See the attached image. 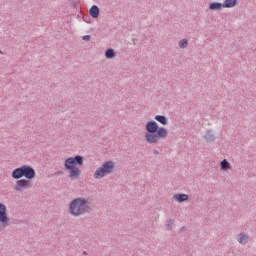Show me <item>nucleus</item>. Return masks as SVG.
I'll list each match as a JSON object with an SVG mask.
<instances>
[{"label":"nucleus","instance_id":"nucleus-18","mask_svg":"<svg viewBox=\"0 0 256 256\" xmlns=\"http://www.w3.org/2000/svg\"><path fill=\"white\" fill-rule=\"evenodd\" d=\"M3 52H1V50H0V55L2 54Z\"/></svg>","mask_w":256,"mask_h":256},{"label":"nucleus","instance_id":"nucleus-4","mask_svg":"<svg viewBox=\"0 0 256 256\" xmlns=\"http://www.w3.org/2000/svg\"><path fill=\"white\" fill-rule=\"evenodd\" d=\"M12 177L13 179H21V177H25L26 179H34L35 170L29 166H22L12 172Z\"/></svg>","mask_w":256,"mask_h":256},{"label":"nucleus","instance_id":"nucleus-8","mask_svg":"<svg viewBox=\"0 0 256 256\" xmlns=\"http://www.w3.org/2000/svg\"><path fill=\"white\" fill-rule=\"evenodd\" d=\"M223 8V4L219 2H213L209 5V9H211V11H221Z\"/></svg>","mask_w":256,"mask_h":256},{"label":"nucleus","instance_id":"nucleus-2","mask_svg":"<svg viewBox=\"0 0 256 256\" xmlns=\"http://www.w3.org/2000/svg\"><path fill=\"white\" fill-rule=\"evenodd\" d=\"M78 166H83V157L81 156L70 157L65 160L64 167L70 171L71 179H79L81 177V169Z\"/></svg>","mask_w":256,"mask_h":256},{"label":"nucleus","instance_id":"nucleus-7","mask_svg":"<svg viewBox=\"0 0 256 256\" xmlns=\"http://www.w3.org/2000/svg\"><path fill=\"white\" fill-rule=\"evenodd\" d=\"M26 187H31V182L29 180L22 179L16 182V191H21V189H25Z\"/></svg>","mask_w":256,"mask_h":256},{"label":"nucleus","instance_id":"nucleus-12","mask_svg":"<svg viewBox=\"0 0 256 256\" xmlns=\"http://www.w3.org/2000/svg\"><path fill=\"white\" fill-rule=\"evenodd\" d=\"M220 167L222 169V171H227L229 169H231V164L226 161L225 159L220 163Z\"/></svg>","mask_w":256,"mask_h":256},{"label":"nucleus","instance_id":"nucleus-15","mask_svg":"<svg viewBox=\"0 0 256 256\" xmlns=\"http://www.w3.org/2000/svg\"><path fill=\"white\" fill-rule=\"evenodd\" d=\"M105 56L107 59H113V57H115V52L113 51V49H108L105 52Z\"/></svg>","mask_w":256,"mask_h":256},{"label":"nucleus","instance_id":"nucleus-1","mask_svg":"<svg viewBox=\"0 0 256 256\" xmlns=\"http://www.w3.org/2000/svg\"><path fill=\"white\" fill-rule=\"evenodd\" d=\"M146 131L145 139L151 144L159 143V139H165L168 134L167 129L159 128L155 121H150L146 124Z\"/></svg>","mask_w":256,"mask_h":256},{"label":"nucleus","instance_id":"nucleus-13","mask_svg":"<svg viewBox=\"0 0 256 256\" xmlns=\"http://www.w3.org/2000/svg\"><path fill=\"white\" fill-rule=\"evenodd\" d=\"M247 241H249V236H247L245 234H240L238 236V242L241 243L242 245H245V243H247Z\"/></svg>","mask_w":256,"mask_h":256},{"label":"nucleus","instance_id":"nucleus-9","mask_svg":"<svg viewBox=\"0 0 256 256\" xmlns=\"http://www.w3.org/2000/svg\"><path fill=\"white\" fill-rule=\"evenodd\" d=\"M175 201H178V203H183V201L189 200V195L187 194H176L174 196Z\"/></svg>","mask_w":256,"mask_h":256},{"label":"nucleus","instance_id":"nucleus-5","mask_svg":"<svg viewBox=\"0 0 256 256\" xmlns=\"http://www.w3.org/2000/svg\"><path fill=\"white\" fill-rule=\"evenodd\" d=\"M113 162H106L103 164V166L96 170L94 174L95 179H102V177H105V175H108V173H113L114 169Z\"/></svg>","mask_w":256,"mask_h":256},{"label":"nucleus","instance_id":"nucleus-3","mask_svg":"<svg viewBox=\"0 0 256 256\" xmlns=\"http://www.w3.org/2000/svg\"><path fill=\"white\" fill-rule=\"evenodd\" d=\"M91 207H89V202L85 199L77 198L70 204V213L75 217H79V215H83V213H87L90 211Z\"/></svg>","mask_w":256,"mask_h":256},{"label":"nucleus","instance_id":"nucleus-6","mask_svg":"<svg viewBox=\"0 0 256 256\" xmlns=\"http://www.w3.org/2000/svg\"><path fill=\"white\" fill-rule=\"evenodd\" d=\"M0 222L2 227H5L9 223V217H7V207L0 203Z\"/></svg>","mask_w":256,"mask_h":256},{"label":"nucleus","instance_id":"nucleus-11","mask_svg":"<svg viewBox=\"0 0 256 256\" xmlns=\"http://www.w3.org/2000/svg\"><path fill=\"white\" fill-rule=\"evenodd\" d=\"M222 5L224 8L235 7V5H237V0H225V2Z\"/></svg>","mask_w":256,"mask_h":256},{"label":"nucleus","instance_id":"nucleus-16","mask_svg":"<svg viewBox=\"0 0 256 256\" xmlns=\"http://www.w3.org/2000/svg\"><path fill=\"white\" fill-rule=\"evenodd\" d=\"M179 47L181 49H185V47H187V40L184 39V40L180 41Z\"/></svg>","mask_w":256,"mask_h":256},{"label":"nucleus","instance_id":"nucleus-14","mask_svg":"<svg viewBox=\"0 0 256 256\" xmlns=\"http://www.w3.org/2000/svg\"><path fill=\"white\" fill-rule=\"evenodd\" d=\"M155 120L161 123L162 125H165L167 123V118L165 116L157 115L155 116Z\"/></svg>","mask_w":256,"mask_h":256},{"label":"nucleus","instance_id":"nucleus-10","mask_svg":"<svg viewBox=\"0 0 256 256\" xmlns=\"http://www.w3.org/2000/svg\"><path fill=\"white\" fill-rule=\"evenodd\" d=\"M90 15L91 17H93L94 19H97V17H99V7L97 6H92L90 8Z\"/></svg>","mask_w":256,"mask_h":256},{"label":"nucleus","instance_id":"nucleus-17","mask_svg":"<svg viewBox=\"0 0 256 256\" xmlns=\"http://www.w3.org/2000/svg\"><path fill=\"white\" fill-rule=\"evenodd\" d=\"M83 41H89V39H91L90 35H85L82 37Z\"/></svg>","mask_w":256,"mask_h":256}]
</instances>
